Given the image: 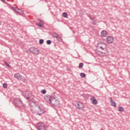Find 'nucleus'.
<instances>
[{
  "instance_id": "f257e3e1",
  "label": "nucleus",
  "mask_w": 130,
  "mask_h": 130,
  "mask_svg": "<svg viewBox=\"0 0 130 130\" xmlns=\"http://www.w3.org/2000/svg\"><path fill=\"white\" fill-rule=\"evenodd\" d=\"M29 106L31 107L30 108L31 112H36L37 115H42L44 113V107L42 105H37L36 103L30 102Z\"/></svg>"
},
{
  "instance_id": "f03ea898",
  "label": "nucleus",
  "mask_w": 130,
  "mask_h": 130,
  "mask_svg": "<svg viewBox=\"0 0 130 130\" xmlns=\"http://www.w3.org/2000/svg\"><path fill=\"white\" fill-rule=\"evenodd\" d=\"M13 103L15 106V107H20L22 106H25V104L23 103V102L21 100L20 98H15L14 99Z\"/></svg>"
},
{
  "instance_id": "7ed1b4c3",
  "label": "nucleus",
  "mask_w": 130,
  "mask_h": 130,
  "mask_svg": "<svg viewBox=\"0 0 130 130\" xmlns=\"http://www.w3.org/2000/svg\"><path fill=\"white\" fill-rule=\"evenodd\" d=\"M45 99L47 103H49L52 105H55V104H53V102H54V100H55V98L51 97L50 95H49V94H46L45 96Z\"/></svg>"
},
{
  "instance_id": "20e7f679",
  "label": "nucleus",
  "mask_w": 130,
  "mask_h": 130,
  "mask_svg": "<svg viewBox=\"0 0 130 130\" xmlns=\"http://www.w3.org/2000/svg\"><path fill=\"white\" fill-rule=\"evenodd\" d=\"M36 127L37 130H46V125L43 124L42 122L37 123Z\"/></svg>"
},
{
  "instance_id": "39448f33",
  "label": "nucleus",
  "mask_w": 130,
  "mask_h": 130,
  "mask_svg": "<svg viewBox=\"0 0 130 130\" xmlns=\"http://www.w3.org/2000/svg\"><path fill=\"white\" fill-rule=\"evenodd\" d=\"M22 95L24 97V98L27 99V100L30 99V97H31V93L29 92L28 91L23 90L22 91Z\"/></svg>"
},
{
  "instance_id": "423d86ee",
  "label": "nucleus",
  "mask_w": 130,
  "mask_h": 130,
  "mask_svg": "<svg viewBox=\"0 0 130 130\" xmlns=\"http://www.w3.org/2000/svg\"><path fill=\"white\" fill-rule=\"evenodd\" d=\"M29 51L30 53H32V54H37V55H38V54L39 53L38 49L36 48L35 47L30 48L29 49Z\"/></svg>"
},
{
  "instance_id": "0eeeda50",
  "label": "nucleus",
  "mask_w": 130,
  "mask_h": 130,
  "mask_svg": "<svg viewBox=\"0 0 130 130\" xmlns=\"http://www.w3.org/2000/svg\"><path fill=\"white\" fill-rule=\"evenodd\" d=\"M75 106L77 109H84V105L83 103L81 102H77L75 104Z\"/></svg>"
},
{
  "instance_id": "6e6552de",
  "label": "nucleus",
  "mask_w": 130,
  "mask_h": 130,
  "mask_svg": "<svg viewBox=\"0 0 130 130\" xmlns=\"http://www.w3.org/2000/svg\"><path fill=\"white\" fill-rule=\"evenodd\" d=\"M114 41V39H113V37L109 36L107 38V42H108L109 44H111Z\"/></svg>"
},
{
  "instance_id": "1a4fd4ad",
  "label": "nucleus",
  "mask_w": 130,
  "mask_h": 130,
  "mask_svg": "<svg viewBox=\"0 0 130 130\" xmlns=\"http://www.w3.org/2000/svg\"><path fill=\"white\" fill-rule=\"evenodd\" d=\"M12 9L16 12V13H18V14H21L22 13V11L21 9L17 8H15V7H12Z\"/></svg>"
},
{
  "instance_id": "9d476101",
  "label": "nucleus",
  "mask_w": 130,
  "mask_h": 130,
  "mask_svg": "<svg viewBox=\"0 0 130 130\" xmlns=\"http://www.w3.org/2000/svg\"><path fill=\"white\" fill-rule=\"evenodd\" d=\"M21 74H20V73H16L14 75V78H15V79H17V80H20V78H21Z\"/></svg>"
},
{
  "instance_id": "9b49d317",
  "label": "nucleus",
  "mask_w": 130,
  "mask_h": 130,
  "mask_svg": "<svg viewBox=\"0 0 130 130\" xmlns=\"http://www.w3.org/2000/svg\"><path fill=\"white\" fill-rule=\"evenodd\" d=\"M110 102L111 106H113V107H115L116 106V103L112 100V98H110Z\"/></svg>"
},
{
  "instance_id": "f8f14e48",
  "label": "nucleus",
  "mask_w": 130,
  "mask_h": 130,
  "mask_svg": "<svg viewBox=\"0 0 130 130\" xmlns=\"http://www.w3.org/2000/svg\"><path fill=\"white\" fill-rule=\"evenodd\" d=\"M106 35H107V31H106V30H102L101 32V36H102V37H106Z\"/></svg>"
},
{
  "instance_id": "ddd939ff",
  "label": "nucleus",
  "mask_w": 130,
  "mask_h": 130,
  "mask_svg": "<svg viewBox=\"0 0 130 130\" xmlns=\"http://www.w3.org/2000/svg\"><path fill=\"white\" fill-rule=\"evenodd\" d=\"M19 81H22V82H25V81H27V79H26V78H25V77L21 75L20 76Z\"/></svg>"
},
{
  "instance_id": "4468645a",
  "label": "nucleus",
  "mask_w": 130,
  "mask_h": 130,
  "mask_svg": "<svg viewBox=\"0 0 130 130\" xmlns=\"http://www.w3.org/2000/svg\"><path fill=\"white\" fill-rule=\"evenodd\" d=\"M92 103L94 105H97V104L98 103L97 100H96V99H93L92 101Z\"/></svg>"
},
{
  "instance_id": "2eb2a0df",
  "label": "nucleus",
  "mask_w": 130,
  "mask_h": 130,
  "mask_svg": "<svg viewBox=\"0 0 130 130\" xmlns=\"http://www.w3.org/2000/svg\"><path fill=\"white\" fill-rule=\"evenodd\" d=\"M124 109H123V107H119L118 108V111H119L120 112H122L123 111Z\"/></svg>"
},
{
  "instance_id": "dca6fc26",
  "label": "nucleus",
  "mask_w": 130,
  "mask_h": 130,
  "mask_svg": "<svg viewBox=\"0 0 130 130\" xmlns=\"http://www.w3.org/2000/svg\"><path fill=\"white\" fill-rule=\"evenodd\" d=\"M59 36V35H58V34H57L56 32H53L52 33V36H53V37H54L55 38H56Z\"/></svg>"
},
{
  "instance_id": "f3484780",
  "label": "nucleus",
  "mask_w": 130,
  "mask_h": 130,
  "mask_svg": "<svg viewBox=\"0 0 130 130\" xmlns=\"http://www.w3.org/2000/svg\"><path fill=\"white\" fill-rule=\"evenodd\" d=\"M54 102L55 103H53V104H55V105H53V106H56V105H59V101L58 100L54 101Z\"/></svg>"
},
{
  "instance_id": "a211bd4d",
  "label": "nucleus",
  "mask_w": 130,
  "mask_h": 130,
  "mask_svg": "<svg viewBox=\"0 0 130 130\" xmlns=\"http://www.w3.org/2000/svg\"><path fill=\"white\" fill-rule=\"evenodd\" d=\"M57 40H58V41L60 42L61 41V42H62V39L61 38V37L60 36H58L56 38Z\"/></svg>"
},
{
  "instance_id": "6ab92c4d",
  "label": "nucleus",
  "mask_w": 130,
  "mask_h": 130,
  "mask_svg": "<svg viewBox=\"0 0 130 130\" xmlns=\"http://www.w3.org/2000/svg\"><path fill=\"white\" fill-rule=\"evenodd\" d=\"M36 25L38 27H40V28H44V25L41 24V23H37Z\"/></svg>"
},
{
  "instance_id": "aec40b11",
  "label": "nucleus",
  "mask_w": 130,
  "mask_h": 130,
  "mask_svg": "<svg viewBox=\"0 0 130 130\" xmlns=\"http://www.w3.org/2000/svg\"><path fill=\"white\" fill-rule=\"evenodd\" d=\"M62 16L64 18H68V13H67V12H63L62 13Z\"/></svg>"
},
{
  "instance_id": "412c9836",
  "label": "nucleus",
  "mask_w": 130,
  "mask_h": 130,
  "mask_svg": "<svg viewBox=\"0 0 130 130\" xmlns=\"http://www.w3.org/2000/svg\"><path fill=\"white\" fill-rule=\"evenodd\" d=\"M5 64L8 67V68H9V69H12V67L9 64L8 62H5Z\"/></svg>"
},
{
  "instance_id": "4be33fe9",
  "label": "nucleus",
  "mask_w": 130,
  "mask_h": 130,
  "mask_svg": "<svg viewBox=\"0 0 130 130\" xmlns=\"http://www.w3.org/2000/svg\"><path fill=\"white\" fill-rule=\"evenodd\" d=\"M83 66H84V63L81 62L79 63L78 67L79 68V69H82V68H83Z\"/></svg>"
},
{
  "instance_id": "5701e85b",
  "label": "nucleus",
  "mask_w": 130,
  "mask_h": 130,
  "mask_svg": "<svg viewBox=\"0 0 130 130\" xmlns=\"http://www.w3.org/2000/svg\"><path fill=\"white\" fill-rule=\"evenodd\" d=\"M44 43V39H40L39 40V44H43Z\"/></svg>"
},
{
  "instance_id": "b1692460",
  "label": "nucleus",
  "mask_w": 130,
  "mask_h": 130,
  "mask_svg": "<svg viewBox=\"0 0 130 130\" xmlns=\"http://www.w3.org/2000/svg\"><path fill=\"white\" fill-rule=\"evenodd\" d=\"M80 76L81 78H85V77H86V74L84 73H80Z\"/></svg>"
},
{
  "instance_id": "393cba45",
  "label": "nucleus",
  "mask_w": 130,
  "mask_h": 130,
  "mask_svg": "<svg viewBox=\"0 0 130 130\" xmlns=\"http://www.w3.org/2000/svg\"><path fill=\"white\" fill-rule=\"evenodd\" d=\"M3 87L4 88V89H7V88H8V84L7 83H4Z\"/></svg>"
},
{
  "instance_id": "a878e982",
  "label": "nucleus",
  "mask_w": 130,
  "mask_h": 130,
  "mask_svg": "<svg viewBox=\"0 0 130 130\" xmlns=\"http://www.w3.org/2000/svg\"><path fill=\"white\" fill-rule=\"evenodd\" d=\"M47 44H48V45H50V44H51V40H47Z\"/></svg>"
},
{
  "instance_id": "bb28decb",
  "label": "nucleus",
  "mask_w": 130,
  "mask_h": 130,
  "mask_svg": "<svg viewBox=\"0 0 130 130\" xmlns=\"http://www.w3.org/2000/svg\"><path fill=\"white\" fill-rule=\"evenodd\" d=\"M41 93H42L43 94H46V90L43 89L41 91Z\"/></svg>"
},
{
  "instance_id": "cd10ccee",
  "label": "nucleus",
  "mask_w": 130,
  "mask_h": 130,
  "mask_svg": "<svg viewBox=\"0 0 130 130\" xmlns=\"http://www.w3.org/2000/svg\"><path fill=\"white\" fill-rule=\"evenodd\" d=\"M1 2H3L4 4H6V5H8V3L6 2V0H1Z\"/></svg>"
},
{
  "instance_id": "c85d7f7f",
  "label": "nucleus",
  "mask_w": 130,
  "mask_h": 130,
  "mask_svg": "<svg viewBox=\"0 0 130 130\" xmlns=\"http://www.w3.org/2000/svg\"><path fill=\"white\" fill-rule=\"evenodd\" d=\"M92 25H96V21H93L92 22Z\"/></svg>"
},
{
  "instance_id": "c756f323",
  "label": "nucleus",
  "mask_w": 130,
  "mask_h": 130,
  "mask_svg": "<svg viewBox=\"0 0 130 130\" xmlns=\"http://www.w3.org/2000/svg\"><path fill=\"white\" fill-rule=\"evenodd\" d=\"M100 48H101V49H102V50H104V49H104V48H103V47L102 46H101L100 47Z\"/></svg>"
},
{
  "instance_id": "7c9ffc66",
  "label": "nucleus",
  "mask_w": 130,
  "mask_h": 130,
  "mask_svg": "<svg viewBox=\"0 0 130 130\" xmlns=\"http://www.w3.org/2000/svg\"><path fill=\"white\" fill-rule=\"evenodd\" d=\"M38 21H39L40 22H41V23H43V20H41L40 19H38Z\"/></svg>"
},
{
  "instance_id": "2f4dec72",
  "label": "nucleus",
  "mask_w": 130,
  "mask_h": 130,
  "mask_svg": "<svg viewBox=\"0 0 130 130\" xmlns=\"http://www.w3.org/2000/svg\"><path fill=\"white\" fill-rule=\"evenodd\" d=\"M86 16H87V17H88V18H90V17H91V15H89V14H86Z\"/></svg>"
},
{
  "instance_id": "473e14b6",
  "label": "nucleus",
  "mask_w": 130,
  "mask_h": 130,
  "mask_svg": "<svg viewBox=\"0 0 130 130\" xmlns=\"http://www.w3.org/2000/svg\"><path fill=\"white\" fill-rule=\"evenodd\" d=\"M90 20H93V18L91 17V16L89 17Z\"/></svg>"
},
{
  "instance_id": "72a5a7b5",
  "label": "nucleus",
  "mask_w": 130,
  "mask_h": 130,
  "mask_svg": "<svg viewBox=\"0 0 130 130\" xmlns=\"http://www.w3.org/2000/svg\"><path fill=\"white\" fill-rule=\"evenodd\" d=\"M101 130H102V129H101Z\"/></svg>"
}]
</instances>
